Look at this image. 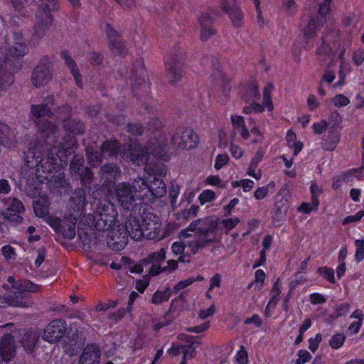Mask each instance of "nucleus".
Wrapping results in <instances>:
<instances>
[{
  "instance_id": "obj_14",
  "label": "nucleus",
  "mask_w": 364,
  "mask_h": 364,
  "mask_svg": "<svg viewBox=\"0 0 364 364\" xmlns=\"http://www.w3.org/2000/svg\"><path fill=\"white\" fill-rule=\"evenodd\" d=\"M175 52L172 56L165 60L170 82L173 85H176L181 80L186 57V53L179 48L178 45L176 46Z\"/></svg>"
},
{
  "instance_id": "obj_44",
  "label": "nucleus",
  "mask_w": 364,
  "mask_h": 364,
  "mask_svg": "<svg viewBox=\"0 0 364 364\" xmlns=\"http://www.w3.org/2000/svg\"><path fill=\"white\" fill-rule=\"evenodd\" d=\"M216 198L215 193L210 189L203 191L198 196V200L200 205L213 201Z\"/></svg>"
},
{
  "instance_id": "obj_61",
  "label": "nucleus",
  "mask_w": 364,
  "mask_h": 364,
  "mask_svg": "<svg viewBox=\"0 0 364 364\" xmlns=\"http://www.w3.org/2000/svg\"><path fill=\"white\" fill-rule=\"evenodd\" d=\"M244 323L247 325L253 324L255 327L259 328L262 325V320L258 314H255L251 317L246 318Z\"/></svg>"
},
{
  "instance_id": "obj_59",
  "label": "nucleus",
  "mask_w": 364,
  "mask_h": 364,
  "mask_svg": "<svg viewBox=\"0 0 364 364\" xmlns=\"http://www.w3.org/2000/svg\"><path fill=\"white\" fill-rule=\"evenodd\" d=\"M205 183L209 186L223 188V184L221 178L218 175H210L205 178Z\"/></svg>"
},
{
  "instance_id": "obj_34",
  "label": "nucleus",
  "mask_w": 364,
  "mask_h": 364,
  "mask_svg": "<svg viewBox=\"0 0 364 364\" xmlns=\"http://www.w3.org/2000/svg\"><path fill=\"white\" fill-rule=\"evenodd\" d=\"M281 288L282 284L280 282V279L277 278L273 284L272 289L270 292V299L264 309V316L266 317L269 316V315L267 314L268 309L271 306H272L273 308L276 307L281 294Z\"/></svg>"
},
{
  "instance_id": "obj_11",
  "label": "nucleus",
  "mask_w": 364,
  "mask_h": 364,
  "mask_svg": "<svg viewBox=\"0 0 364 364\" xmlns=\"http://www.w3.org/2000/svg\"><path fill=\"white\" fill-rule=\"evenodd\" d=\"M118 73L123 79L127 80L129 77L131 86L136 96L139 95L141 90L147 94L150 91L151 83L147 78L144 63L141 58H137L134 63L129 75L127 68L124 70L118 68Z\"/></svg>"
},
{
  "instance_id": "obj_50",
  "label": "nucleus",
  "mask_w": 364,
  "mask_h": 364,
  "mask_svg": "<svg viewBox=\"0 0 364 364\" xmlns=\"http://www.w3.org/2000/svg\"><path fill=\"white\" fill-rule=\"evenodd\" d=\"M194 282H196V279L195 277H191L184 280H181L174 285L172 289V292L176 294L181 290L191 286Z\"/></svg>"
},
{
  "instance_id": "obj_52",
  "label": "nucleus",
  "mask_w": 364,
  "mask_h": 364,
  "mask_svg": "<svg viewBox=\"0 0 364 364\" xmlns=\"http://www.w3.org/2000/svg\"><path fill=\"white\" fill-rule=\"evenodd\" d=\"M333 0H323L319 4L318 13L320 16L325 17L331 12V4Z\"/></svg>"
},
{
  "instance_id": "obj_27",
  "label": "nucleus",
  "mask_w": 364,
  "mask_h": 364,
  "mask_svg": "<svg viewBox=\"0 0 364 364\" xmlns=\"http://www.w3.org/2000/svg\"><path fill=\"white\" fill-rule=\"evenodd\" d=\"M164 124L159 117H154L148 122L146 125V131L150 134L152 139L159 141V143H164Z\"/></svg>"
},
{
  "instance_id": "obj_37",
  "label": "nucleus",
  "mask_w": 364,
  "mask_h": 364,
  "mask_svg": "<svg viewBox=\"0 0 364 364\" xmlns=\"http://www.w3.org/2000/svg\"><path fill=\"white\" fill-rule=\"evenodd\" d=\"M291 198L289 191L287 188H282L279 191L276 199L275 205L278 206L279 211L287 210L288 202Z\"/></svg>"
},
{
  "instance_id": "obj_63",
  "label": "nucleus",
  "mask_w": 364,
  "mask_h": 364,
  "mask_svg": "<svg viewBox=\"0 0 364 364\" xmlns=\"http://www.w3.org/2000/svg\"><path fill=\"white\" fill-rule=\"evenodd\" d=\"M210 328V323L206 321L200 325L189 327L187 331L190 333H201Z\"/></svg>"
},
{
  "instance_id": "obj_58",
  "label": "nucleus",
  "mask_w": 364,
  "mask_h": 364,
  "mask_svg": "<svg viewBox=\"0 0 364 364\" xmlns=\"http://www.w3.org/2000/svg\"><path fill=\"white\" fill-rule=\"evenodd\" d=\"M210 240L209 239H200L197 237L195 240V244L192 247V252L193 254H196L200 249L204 248L206 245L210 244Z\"/></svg>"
},
{
  "instance_id": "obj_39",
  "label": "nucleus",
  "mask_w": 364,
  "mask_h": 364,
  "mask_svg": "<svg viewBox=\"0 0 364 364\" xmlns=\"http://www.w3.org/2000/svg\"><path fill=\"white\" fill-rule=\"evenodd\" d=\"M274 86L272 82H268L263 89L262 92V105L266 107L268 112H272L274 109V105L272 98V92Z\"/></svg>"
},
{
  "instance_id": "obj_5",
  "label": "nucleus",
  "mask_w": 364,
  "mask_h": 364,
  "mask_svg": "<svg viewBox=\"0 0 364 364\" xmlns=\"http://www.w3.org/2000/svg\"><path fill=\"white\" fill-rule=\"evenodd\" d=\"M54 101V97L50 96L39 105H31V117L37 127V134L39 138L33 146L41 143L43 146V149H48V146H49L51 142L56 141L58 136V127L51 121L44 118L46 116L50 117L53 115L49 104L53 105Z\"/></svg>"
},
{
  "instance_id": "obj_53",
  "label": "nucleus",
  "mask_w": 364,
  "mask_h": 364,
  "mask_svg": "<svg viewBox=\"0 0 364 364\" xmlns=\"http://www.w3.org/2000/svg\"><path fill=\"white\" fill-rule=\"evenodd\" d=\"M287 141L289 147L292 151L293 156H296V132L292 129H289L286 136Z\"/></svg>"
},
{
  "instance_id": "obj_55",
  "label": "nucleus",
  "mask_w": 364,
  "mask_h": 364,
  "mask_svg": "<svg viewBox=\"0 0 364 364\" xmlns=\"http://www.w3.org/2000/svg\"><path fill=\"white\" fill-rule=\"evenodd\" d=\"M346 339V336L342 333L334 335L330 341V346L335 349H338L342 346Z\"/></svg>"
},
{
  "instance_id": "obj_43",
  "label": "nucleus",
  "mask_w": 364,
  "mask_h": 364,
  "mask_svg": "<svg viewBox=\"0 0 364 364\" xmlns=\"http://www.w3.org/2000/svg\"><path fill=\"white\" fill-rule=\"evenodd\" d=\"M145 127L140 122H129L127 124V131L132 135L142 136L145 132Z\"/></svg>"
},
{
  "instance_id": "obj_20",
  "label": "nucleus",
  "mask_w": 364,
  "mask_h": 364,
  "mask_svg": "<svg viewBox=\"0 0 364 364\" xmlns=\"http://www.w3.org/2000/svg\"><path fill=\"white\" fill-rule=\"evenodd\" d=\"M16 346L11 333H4L0 339V360L7 364L16 355Z\"/></svg>"
},
{
  "instance_id": "obj_30",
  "label": "nucleus",
  "mask_w": 364,
  "mask_h": 364,
  "mask_svg": "<svg viewBox=\"0 0 364 364\" xmlns=\"http://www.w3.org/2000/svg\"><path fill=\"white\" fill-rule=\"evenodd\" d=\"M340 140L339 127L333 126L331 127L328 135L322 142V147L327 151H333L336 149Z\"/></svg>"
},
{
  "instance_id": "obj_25",
  "label": "nucleus",
  "mask_w": 364,
  "mask_h": 364,
  "mask_svg": "<svg viewBox=\"0 0 364 364\" xmlns=\"http://www.w3.org/2000/svg\"><path fill=\"white\" fill-rule=\"evenodd\" d=\"M210 63L213 69V72L211 74L212 81L215 84H223L225 85L224 89L228 87V91L230 90V86L229 85L230 80L223 73L220 59L218 57L212 56L210 58Z\"/></svg>"
},
{
  "instance_id": "obj_32",
  "label": "nucleus",
  "mask_w": 364,
  "mask_h": 364,
  "mask_svg": "<svg viewBox=\"0 0 364 364\" xmlns=\"http://www.w3.org/2000/svg\"><path fill=\"white\" fill-rule=\"evenodd\" d=\"M39 336L33 331H26L21 340V345L26 352L31 353L33 351L38 341Z\"/></svg>"
},
{
  "instance_id": "obj_60",
  "label": "nucleus",
  "mask_w": 364,
  "mask_h": 364,
  "mask_svg": "<svg viewBox=\"0 0 364 364\" xmlns=\"http://www.w3.org/2000/svg\"><path fill=\"white\" fill-rule=\"evenodd\" d=\"M318 272L331 282H334V270L327 267H320Z\"/></svg>"
},
{
  "instance_id": "obj_10",
  "label": "nucleus",
  "mask_w": 364,
  "mask_h": 364,
  "mask_svg": "<svg viewBox=\"0 0 364 364\" xmlns=\"http://www.w3.org/2000/svg\"><path fill=\"white\" fill-rule=\"evenodd\" d=\"M41 5L38 8L36 14V23L34 26L35 36L41 38L46 35V31L52 24L53 16L52 11L59 9L58 0H40ZM74 8H80L81 3L80 0H67Z\"/></svg>"
},
{
  "instance_id": "obj_28",
  "label": "nucleus",
  "mask_w": 364,
  "mask_h": 364,
  "mask_svg": "<svg viewBox=\"0 0 364 364\" xmlns=\"http://www.w3.org/2000/svg\"><path fill=\"white\" fill-rule=\"evenodd\" d=\"M33 211L38 218H43L48 223L53 217L49 214L50 202L47 197H41L33 201Z\"/></svg>"
},
{
  "instance_id": "obj_17",
  "label": "nucleus",
  "mask_w": 364,
  "mask_h": 364,
  "mask_svg": "<svg viewBox=\"0 0 364 364\" xmlns=\"http://www.w3.org/2000/svg\"><path fill=\"white\" fill-rule=\"evenodd\" d=\"M68 330L65 320L58 318L52 320L45 328L43 339L50 343L60 341L65 336Z\"/></svg>"
},
{
  "instance_id": "obj_23",
  "label": "nucleus",
  "mask_w": 364,
  "mask_h": 364,
  "mask_svg": "<svg viewBox=\"0 0 364 364\" xmlns=\"http://www.w3.org/2000/svg\"><path fill=\"white\" fill-rule=\"evenodd\" d=\"M198 22L200 27V39L201 41H207L216 34V29L213 26L214 19L209 14L202 13L198 17Z\"/></svg>"
},
{
  "instance_id": "obj_47",
  "label": "nucleus",
  "mask_w": 364,
  "mask_h": 364,
  "mask_svg": "<svg viewBox=\"0 0 364 364\" xmlns=\"http://www.w3.org/2000/svg\"><path fill=\"white\" fill-rule=\"evenodd\" d=\"M230 161V157L228 154H219L215 159L214 168L219 171L226 166Z\"/></svg>"
},
{
  "instance_id": "obj_38",
  "label": "nucleus",
  "mask_w": 364,
  "mask_h": 364,
  "mask_svg": "<svg viewBox=\"0 0 364 364\" xmlns=\"http://www.w3.org/2000/svg\"><path fill=\"white\" fill-rule=\"evenodd\" d=\"M176 2L164 3L161 9H156V18L162 20L163 18H168L169 15L171 16H176L175 13H177L175 10L176 9Z\"/></svg>"
},
{
  "instance_id": "obj_12",
  "label": "nucleus",
  "mask_w": 364,
  "mask_h": 364,
  "mask_svg": "<svg viewBox=\"0 0 364 364\" xmlns=\"http://www.w3.org/2000/svg\"><path fill=\"white\" fill-rule=\"evenodd\" d=\"M217 223L207 217L199 218L192 221L187 228L181 231V235L183 237H188L191 235L189 231L195 232L200 239H209L210 242L215 241L217 233Z\"/></svg>"
},
{
  "instance_id": "obj_19",
  "label": "nucleus",
  "mask_w": 364,
  "mask_h": 364,
  "mask_svg": "<svg viewBox=\"0 0 364 364\" xmlns=\"http://www.w3.org/2000/svg\"><path fill=\"white\" fill-rule=\"evenodd\" d=\"M222 10L228 15L233 26L240 28L244 21V14L234 0H220Z\"/></svg>"
},
{
  "instance_id": "obj_2",
  "label": "nucleus",
  "mask_w": 364,
  "mask_h": 364,
  "mask_svg": "<svg viewBox=\"0 0 364 364\" xmlns=\"http://www.w3.org/2000/svg\"><path fill=\"white\" fill-rule=\"evenodd\" d=\"M84 162L82 156L74 155L70 164L72 178L73 180L80 181L81 188L75 189L70 198L69 213L63 219L50 217V221H48V225L56 233L61 234L68 240L75 237L78 220L79 223L89 226L87 221L89 220L90 213L86 215L84 210L86 205V193L91 191L94 173L90 168L84 166Z\"/></svg>"
},
{
  "instance_id": "obj_21",
  "label": "nucleus",
  "mask_w": 364,
  "mask_h": 364,
  "mask_svg": "<svg viewBox=\"0 0 364 364\" xmlns=\"http://www.w3.org/2000/svg\"><path fill=\"white\" fill-rule=\"evenodd\" d=\"M100 151L106 159H117L119 154L125 156V151L117 139H109L104 141L100 146Z\"/></svg>"
},
{
  "instance_id": "obj_51",
  "label": "nucleus",
  "mask_w": 364,
  "mask_h": 364,
  "mask_svg": "<svg viewBox=\"0 0 364 364\" xmlns=\"http://www.w3.org/2000/svg\"><path fill=\"white\" fill-rule=\"evenodd\" d=\"M310 190L311 193V203L313 205L318 207L319 205L318 197L322 193V190L316 183H312Z\"/></svg>"
},
{
  "instance_id": "obj_8",
  "label": "nucleus",
  "mask_w": 364,
  "mask_h": 364,
  "mask_svg": "<svg viewBox=\"0 0 364 364\" xmlns=\"http://www.w3.org/2000/svg\"><path fill=\"white\" fill-rule=\"evenodd\" d=\"M63 128L67 132L63 137V141L58 142V137H57L55 142H51L49 146H48V150L50 146H55L58 157L68 158L74 154L77 149L75 136L83 134L85 127L84 123L80 120L69 119L63 122Z\"/></svg>"
},
{
  "instance_id": "obj_42",
  "label": "nucleus",
  "mask_w": 364,
  "mask_h": 364,
  "mask_svg": "<svg viewBox=\"0 0 364 364\" xmlns=\"http://www.w3.org/2000/svg\"><path fill=\"white\" fill-rule=\"evenodd\" d=\"M166 259V250L161 248L159 251L153 252L147 255L148 262L161 264Z\"/></svg>"
},
{
  "instance_id": "obj_62",
  "label": "nucleus",
  "mask_w": 364,
  "mask_h": 364,
  "mask_svg": "<svg viewBox=\"0 0 364 364\" xmlns=\"http://www.w3.org/2000/svg\"><path fill=\"white\" fill-rule=\"evenodd\" d=\"M240 200L237 198H234L230 200L228 204L224 206L223 210H224V215L225 216H230L232 213L233 209L235 208V206L239 203Z\"/></svg>"
},
{
  "instance_id": "obj_6",
  "label": "nucleus",
  "mask_w": 364,
  "mask_h": 364,
  "mask_svg": "<svg viewBox=\"0 0 364 364\" xmlns=\"http://www.w3.org/2000/svg\"><path fill=\"white\" fill-rule=\"evenodd\" d=\"M28 52L26 43H19L9 47L6 53L4 61L0 63V90H6L14 81V73L21 68L19 58Z\"/></svg>"
},
{
  "instance_id": "obj_24",
  "label": "nucleus",
  "mask_w": 364,
  "mask_h": 364,
  "mask_svg": "<svg viewBox=\"0 0 364 364\" xmlns=\"http://www.w3.org/2000/svg\"><path fill=\"white\" fill-rule=\"evenodd\" d=\"M240 92L242 98L246 102L256 101L260 97L258 83L255 79H252L242 85Z\"/></svg>"
},
{
  "instance_id": "obj_13",
  "label": "nucleus",
  "mask_w": 364,
  "mask_h": 364,
  "mask_svg": "<svg viewBox=\"0 0 364 364\" xmlns=\"http://www.w3.org/2000/svg\"><path fill=\"white\" fill-rule=\"evenodd\" d=\"M115 197L118 204L124 209L129 210L135 203V198H137L144 204L152 203L156 199L152 201H145L140 197L136 196V191L134 188L133 184L131 186L128 183H119L115 188Z\"/></svg>"
},
{
  "instance_id": "obj_46",
  "label": "nucleus",
  "mask_w": 364,
  "mask_h": 364,
  "mask_svg": "<svg viewBox=\"0 0 364 364\" xmlns=\"http://www.w3.org/2000/svg\"><path fill=\"white\" fill-rule=\"evenodd\" d=\"M263 156H264V152H263L262 149H259L257 151L255 156L252 159V160L250 163V165L248 166L247 172L252 173V172L255 171L258 166L259 163L262 161Z\"/></svg>"
},
{
  "instance_id": "obj_9",
  "label": "nucleus",
  "mask_w": 364,
  "mask_h": 364,
  "mask_svg": "<svg viewBox=\"0 0 364 364\" xmlns=\"http://www.w3.org/2000/svg\"><path fill=\"white\" fill-rule=\"evenodd\" d=\"M7 282L11 284L13 290L7 292L5 296H0V307L6 305L26 306L28 303L27 293H36L40 289L38 284L30 280H16L13 276L8 277Z\"/></svg>"
},
{
  "instance_id": "obj_35",
  "label": "nucleus",
  "mask_w": 364,
  "mask_h": 364,
  "mask_svg": "<svg viewBox=\"0 0 364 364\" xmlns=\"http://www.w3.org/2000/svg\"><path fill=\"white\" fill-rule=\"evenodd\" d=\"M231 123L235 130L240 132L243 139H247L250 136V132L246 127L244 117L240 115H231Z\"/></svg>"
},
{
  "instance_id": "obj_45",
  "label": "nucleus",
  "mask_w": 364,
  "mask_h": 364,
  "mask_svg": "<svg viewBox=\"0 0 364 364\" xmlns=\"http://www.w3.org/2000/svg\"><path fill=\"white\" fill-rule=\"evenodd\" d=\"M10 127L0 122V145L6 146L9 142Z\"/></svg>"
},
{
  "instance_id": "obj_3",
  "label": "nucleus",
  "mask_w": 364,
  "mask_h": 364,
  "mask_svg": "<svg viewBox=\"0 0 364 364\" xmlns=\"http://www.w3.org/2000/svg\"><path fill=\"white\" fill-rule=\"evenodd\" d=\"M43 146L40 143L31 146L24 152L25 164L31 169H35L36 182L38 184L35 185L34 188L37 189L40 184L46 183L52 192H61L68 183L64 174L55 175V173L58 161L65 162L68 158L58 157L55 146H50L49 150Z\"/></svg>"
},
{
  "instance_id": "obj_41",
  "label": "nucleus",
  "mask_w": 364,
  "mask_h": 364,
  "mask_svg": "<svg viewBox=\"0 0 364 364\" xmlns=\"http://www.w3.org/2000/svg\"><path fill=\"white\" fill-rule=\"evenodd\" d=\"M321 26L319 20L311 19L304 29V36L307 38L314 37Z\"/></svg>"
},
{
  "instance_id": "obj_22",
  "label": "nucleus",
  "mask_w": 364,
  "mask_h": 364,
  "mask_svg": "<svg viewBox=\"0 0 364 364\" xmlns=\"http://www.w3.org/2000/svg\"><path fill=\"white\" fill-rule=\"evenodd\" d=\"M101 352L95 343H88L82 350L79 357L78 364H99Z\"/></svg>"
},
{
  "instance_id": "obj_4",
  "label": "nucleus",
  "mask_w": 364,
  "mask_h": 364,
  "mask_svg": "<svg viewBox=\"0 0 364 364\" xmlns=\"http://www.w3.org/2000/svg\"><path fill=\"white\" fill-rule=\"evenodd\" d=\"M96 198H95V201ZM95 205L93 214L89 215L87 224L98 231H105L112 229L107 237V245L114 251L122 250L128 243L129 236L134 232L132 228L122 225L117 230L112 229L118 214L114 205L107 200H98L92 205Z\"/></svg>"
},
{
  "instance_id": "obj_31",
  "label": "nucleus",
  "mask_w": 364,
  "mask_h": 364,
  "mask_svg": "<svg viewBox=\"0 0 364 364\" xmlns=\"http://www.w3.org/2000/svg\"><path fill=\"white\" fill-rule=\"evenodd\" d=\"M100 175L106 181L115 182L119 175V167L114 163H106L100 168Z\"/></svg>"
},
{
  "instance_id": "obj_18",
  "label": "nucleus",
  "mask_w": 364,
  "mask_h": 364,
  "mask_svg": "<svg viewBox=\"0 0 364 364\" xmlns=\"http://www.w3.org/2000/svg\"><path fill=\"white\" fill-rule=\"evenodd\" d=\"M105 31L109 44V48L115 55L122 56L125 54L126 49L124 42L122 41L120 33L109 23L105 25Z\"/></svg>"
},
{
  "instance_id": "obj_7",
  "label": "nucleus",
  "mask_w": 364,
  "mask_h": 364,
  "mask_svg": "<svg viewBox=\"0 0 364 364\" xmlns=\"http://www.w3.org/2000/svg\"><path fill=\"white\" fill-rule=\"evenodd\" d=\"M129 220V226L132 228L134 232L131 234V237L139 240L144 237L149 240H160L164 235L161 234V223L156 214L144 211L140 217Z\"/></svg>"
},
{
  "instance_id": "obj_49",
  "label": "nucleus",
  "mask_w": 364,
  "mask_h": 364,
  "mask_svg": "<svg viewBox=\"0 0 364 364\" xmlns=\"http://www.w3.org/2000/svg\"><path fill=\"white\" fill-rule=\"evenodd\" d=\"M266 278V274L264 270L259 269L255 272V282H256L255 289L259 291L262 289Z\"/></svg>"
},
{
  "instance_id": "obj_15",
  "label": "nucleus",
  "mask_w": 364,
  "mask_h": 364,
  "mask_svg": "<svg viewBox=\"0 0 364 364\" xmlns=\"http://www.w3.org/2000/svg\"><path fill=\"white\" fill-rule=\"evenodd\" d=\"M51 61L50 58L44 56L32 72L31 81L37 87H41L47 84L52 78Z\"/></svg>"
},
{
  "instance_id": "obj_36",
  "label": "nucleus",
  "mask_w": 364,
  "mask_h": 364,
  "mask_svg": "<svg viewBox=\"0 0 364 364\" xmlns=\"http://www.w3.org/2000/svg\"><path fill=\"white\" fill-rule=\"evenodd\" d=\"M85 154L90 166L93 167L100 165L105 159L101 151L94 149L92 146L86 147Z\"/></svg>"
},
{
  "instance_id": "obj_57",
  "label": "nucleus",
  "mask_w": 364,
  "mask_h": 364,
  "mask_svg": "<svg viewBox=\"0 0 364 364\" xmlns=\"http://www.w3.org/2000/svg\"><path fill=\"white\" fill-rule=\"evenodd\" d=\"M355 245L356 247L355 259L358 262H360L364 258V240H357Z\"/></svg>"
},
{
  "instance_id": "obj_64",
  "label": "nucleus",
  "mask_w": 364,
  "mask_h": 364,
  "mask_svg": "<svg viewBox=\"0 0 364 364\" xmlns=\"http://www.w3.org/2000/svg\"><path fill=\"white\" fill-rule=\"evenodd\" d=\"M230 151L232 156L235 159H240L244 154L243 150L239 145L232 143L230 145Z\"/></svg>"
},
{
  "instance_id": "obj_16",
  "label": "nucleus",
  "mask_w": 364,
  "mask_h": 364,
  "mask_svg": "<svg viewBox=\"0 0 364 364\" xmlns=\"http://www.w3.org/2000/svg\"><path fill=\"white\" fill-rule=\"evenodd\" d=\"M171 142L181 149L191 150L199 144L198 134L193 129L185 128L181 132H176L171 137Z\"/></svg>"
},
{
  "instance_id": "obj_33",
  "label": "nucleus",
  "mask_w": 364,
  "mask_h": 364,
  "mask_svg": "<svg viewBox=\"0 0 364 364\" xmlns=\"http://www.w3.org/2000/svg\"><path fill=\"white\" fill-rule=\"evenodd\" d=\"M6 210L11 216L15 217L14 220L16 222H22L23 218L19 215V214L23 213L25 208L20 200L16 198H14Z\"/></svg>"
},
{
  "instance_id": "obj_56",
  "label": "nucleus",
  "mask_w": 364,
  "mask_h": 364,
  "mask_svg": "<svg viewBox=\"0 0 364 364\" xmlns=\"http://www.w3.org/2000/svg\"><path fill=\"white\" fill-rule=\"evenodd\" d=\"M239 223L240 219L237 217L232 218H226L221 221V224L223 225V228L228 231L235 228Z\"/></svg>"
},
{
  "instance_id": "obj_48",
  "label": "nucleus",
  "mask_w": 364,
  "mask_h": 364,
  "mask_svg": "<svg viewBox=\"0 0 364 364\" xmlns=\"http://www.w3.org/2000/svg\"><path fill=\"white\" fill-rule=\"evenodd\" d=\"M235 360L237 364H248V353L244 346H241L240 350L235 355Z\"/></svg>"
},
{
  "instance_id": "obj_26",
  "label": "nucleus",
  "mask_w": 364,
  "mask_h": 364,
  "mask_svg": "<svg viewBox=\"0 0 364 364\" xmlns=\"http://www.w3.org/2000/svg\"><path fill=\"white\" fill-rule=\"evenodd\" d=\"M60 58L64 60L65 64L70 70L72 75L73 76L76 85L79 88L83 87V82L81 73L77 68L76 62L71 57L70 52L68 50H64L60 52Z\"/></svg>"
},
{
  "instance_id": "obj_1",
  "label": "nucleus",
  "mask_w": 364,
  "mask_h": 364,
  "mask_svg": "<svg viewBox=\"0 0 364 364\" xmlns=\"http://www.w3.org/2000/svg\"><path fill=\"white\" fill-rule=\"evenodd\" d=\"M150 149L149 151L138 140L130 141L124 156L134 165H145V170L149 172L148 177H139L133 181L136 196L145 201H152L166 195V186L159 177L166 176L167 166L165 163L170 160L166 143L154 144Z\"/></svg>"
},
{
  "instance_id": "obj_40",
  "label": "nucleus",
  "mask_w": 364,
  "mask_h": 364,
  "mask_svg": "<svg viewBox=\"0 0 364 364\" xmlns=\"http://www.w3.org/2000/svg\"><path fill=\"white\" fill-rule=\"evenodd\" d=\"M172 294V290L169 287H166L164 291L156 290L152 295L151 302L155 305L161 304L168 301Z\"/></svg>"
},
{
  "instance_id": "obj_54",
  "label": "nucleus",
  "mask_w": 364,
  "mask_h": 364,
  "mask_svg": "<svg viewBox=\"0 0 364 364\" xmlns=\"http://www.w3.org/2000/svg\"><path fill=\"white\" fill-rule=\"evenodd\" d=\"M104 60V57L100 52L92 51L90 53V63L94 66H100Z\"/></svg>"
},
{
  "instance_id": "obj_29",
  "label": "nucleus",
  "mask_w": 364,
  "mask_h": 364,
  "mask_svg": "<svg viewBox=\"0 0 364 364\" xmlns=\"http://www.w3.org/2000/svg\"><path fill=\"white\" fill-rule=\"evenodd\" d=\"M333 38H334V36L331 33H326L322 36L321 44L316 50V55L319 60L324 61L328 56L331 55L332 48L330 46V42L333 41Z\"/></svg>"
}]
</instances>
